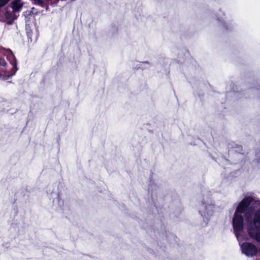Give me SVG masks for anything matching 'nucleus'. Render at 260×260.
Listing matches in <instances>:
<instances>
[{
	"mask_svg": "<svg viewBox=\"0 0 260 260\" xmlns=\"http://www.w3.org/2000/svg\"><path fill=\"white\" fill-rule=\"evenodd\" d=\"M233 226L234 233L238 237L240 233L243 230L244 218L241 214L235 212L233 219Z\"/></svg>",
	"mask_w": 260,
	"mask_h": 260,
	"instance_id": "obj_1",
	"label": "nucleus"
},
{
	"mask_svg": "<svg viewBox=\"0 0 260 260\" xmlns=\"http://www.w3.org/2000/svg\"><path fill=\"white\" fill-rule=\"evenodd\" d=\"M253 199L251 197H247L244 198L239 204L235 212L242 214L245 213V215L248 217L250 214L248 211L249 206L253 202Z\"/></svg>",
	"mask_w": 260,
	"mask_h": 260,
	"instance_id": "obj_2",
	"label": "nucleus"
},
{
	"mask_svg": "<svg viewBox=\"0 0 260 260\" xmlns=\"http://www.w3.org/2000/svg\"><path fill=\"white\" fill-rule=\"evenodd\" d=\"M241 248L242 252L247 256H254L257 253L256 246L251 243H243L241 245Z\"/></svg>",
	"mask_w": 260,
	"mask_h": 260,
	"instance_id": "obj_3",
	"label": "nucleus"
},
{
	"mask_svg": "<svg viewBox=\"0 0 260 260\" xmlns=\"http://www.w3.org/2000/svg\"><path fill=\"white\" fill-rule=\"evenodd\" d=\"M7 58L10 63L12 65L13 69L14 70V73L12 75L8 76V77H10L15 75L17 71L18 70L17 67V61L16 57L12 52H11V53L8 55Z\"/></svg>",
	"mask_w": 260,
	"mask_h": 260,
	"instance_id": "obj_4",
	"label": "nucleus"
},
{
	"mask_svg": "<svg viewBox=\"0 0 260 260\" xmlns=\"http://www.w3.org/2000/svg\"><path fill=\"white\" fill-rule=\"evenodd\" d=\"M229 151L236 153L244 154L243 147L241 145L236 144L234 142H232L229 144Z\"/></svg>",
	"mask_w": 260,
	"mask_h": 260,
	"instance_id": "obj_5",
	"label": "nucleus"
},
{
	"mask_svg": "<svg viewBox=\"0 0 260 260\" xmlns=\"http://www.w3.org/2000/svg\"><path fill=\"white\" fill-rule=\"evenodd\" d=\"M23 3H21V0H14L11 4V7L13 12H19L23 7Z\"/></svg>",
	"mask_w": 260,
	"mask_h": 260,
	"instance_id": "obj_6",
	"label": "nucleus"
},
{
	"mask_svg": "<svg viewBox=\"0 0 260 260\" xmlns=\"http://www.w3.org/2000/svg\"><path fill=\"white\" fill-rule=\"evenodd\" d=\"M253 221L255 228L257 230L260 229V210L255 212Z\"/></svg>",
	"mask_w": 260,
	"mask_h": 260,
	"instance_id": "obj_7",
	"label": "nucleus"
},
{
	"mask_svg": "<svg viewBox=\"0 0 260 260\" xmlns=\"http://www.w3.org/2000/svg\"><path fill=\"white\" fill-rule=\"evenodd\" d=\"M5 54V48L2 46H0V66L3 67H5L7 64V63L4 58Z\"/></svg>",
	"mask_w": 260,
	"mask_h": 260,
	"instance_id": "obj_8",
	"label": "nucleus"
},
{
	"mask_svg": "<svg viewBox=\"0 0 260 260\" xmlns=\"http://www.w3.org/2000/svg\"><path fill=\"white\" fill-rule=\"evenodd\" d=\"M33 4L39 6L42 8H45L46 10L48 11V7L46 6L45 2L43 0H32Z\"/></svg>",
	"mask_w": 260,
	"mask_h": 260,
	"instance_id": "obj_9",
	"label": "nucleus"
},
{
	"mask_svg": "<svg viewBox=\"0 0 260 260\" xmlns=\"http://www.w3.org/2000/svg\"><path fill=\"white\" fill-rule=\"evenodd\" d=\"M59 0H45L46 6L48 7V11L49 10V6L54 7L57 5Z\"/></svg>",
	"mask_w": 260,
	"mask_h": 260,
	"instance_id": "obj_10",
	"label": "nucleus"
},
{
	"mask_svg": "<svg viewBox=\"0 0 260 260\" xmlns=\"http://www.w3.org/2000/svg\"><path fill=\"white\" fill-rule=\"evenodd\" d=\"M25 13L28 17L30 16H36L38 14V11L35 8L32 7L30 11H27L25 12Z\"/></svg>",
	"mask_w": 260,
	"mask_h": 260,
	"instance_id": "obj_11",
	"label": "nucleus"
},
{
	"mask_svg": "<svg viewBox=\"0 0 260 260\" xmlns=\"http://www.w3.org/2000/svg\"><path fill=\"white\" fill-rule=\"evenodd\" d=\"M249 235L253 239H254L256 241L260 242V232H257L255 234L249 231Z\"/></svg>",
	"mask_w": 260,
	"mask_h": 260,
	"instance_id": "obj_12",
	"label": "nucleus"
},
{
	"mask_svg": "<svg viewBox=\"0 0 260 260\" xmlns=\"http://www.w3.org/2000/svg\"><path fill=\"white\" fill-rule=\"evenodd\" d=\"M10 0H0V8L5 6L8 3Z\"/></svg>",
	"mask_w": 260,
	"mask_h": 260,
	"instance_id": "obj_13",
	"label": "nucleus"
},
{
	"mask_svg": "<svg viewBox=\"0 0 260 260\" xmlns=\"http://www.w3.org/2000/svg\"><path fill=\"white\" fill-rule=\"evenodd\" d=\"M11 14L8 12H7L6 13V17L7 18V19H9L11 17Z\"/></svg>",
	"mask_w": 260,
	"mask_h": 260,
	"instance_id": "obj_14",
	"label": "nucleus"
},
{
	"mask_svg": "<svg viewBox=\"0 0 260 260\" xmlns=\"http://www.w3.org/2000/svg\"><path fill=\"white\" fill-rule=\"evenodd\" d=\"M3 76L2 71L0 70V78H1Z\"/></svg>",
	"mask_w": 260,
	"mask_h": 260,
	"instance_id": "obj_15",
	"label": "nucleus"
}]
</instances>
